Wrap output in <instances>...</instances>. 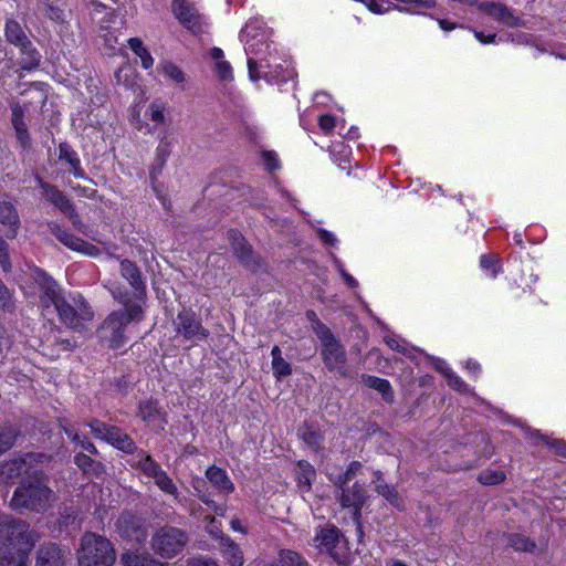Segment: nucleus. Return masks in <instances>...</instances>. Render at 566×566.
Here are the masks:
<instances>
[{
  "label": "nucleus",
  "instance_id": "nucleus-1",
  "mask_svg": "<svg viewBox=\"0 0 566 566\" xmlns=\"http://www.w3.org/2000/svg\"><path fill=\"white\" fill-rule=\"evenodd\" d=\"M38 535L23 522L0 515V566H27Z\"/></svg>",
  "mask_w": 566,
  "mask_h": 566
},
{
  "label": "nucleus",
  "instance_id": "nucleus-2",
  "mask_svg": "<svg viewBox=\"0 0 566 566\" xmlns=\"http://www.w3.org/2000/svg\"><path fill=\"white\" fill-rule=\"evenodd\" d=\"M38 274L42 289L40 296L41 304L46 307L53 304L60 318L69 327L76 331L86 329L87 324L93 321L94 313L82 295H73L71 297L72 302H69L59 295L57 286L51 277L42 272Z\"/></svg>",
  "mask_w": 566,
  "mask_h": 566
},
{
  "label": "nucleus",
  "instance_id": "nucleus-3",
  "mask_svg": "<svg viewBox=\"0 0 566 566\" xmlns=\"http://www.w3.org/2000/svg\"><path fill=\"white\" fill-rule=\"evenodd\" d=\"M120 303L124 308L112 312L99 327L101 338L113 348H118L126 343V326L130 323H139L144 317L140 300L123 297Z\"/></svg>",
  "mask_w": 566,
  "mask_h": 566
},
{
  "label": "nucleus",
  "instance_id": "nucleus-4",
  "mask_svg": "<svg viewBox=\"0 0 566 566\" xmlns=\"http://www.w3.org/2000/svg\"><path fill=\"white\" fill-rule=\"evenodd\" d=\"M116 560L115 548L104 536L85 533L77 552L78 566H113Z\"/></svg>",
  "mask_w": 566,
  "mask_h": 566
},
{
  "label": "nucleus",
  "instance_id": "nucleus-5",
  "mask_svg": "<svg viewBox=\"0 0 566 566\" xmlns=\"http://www.w3.org/2000/svg\"><path fill=\"white\" fill-rule=\"evenodd\" d=\"M53 499L52 491L39 476H32L22 482L14 491L11 499L13 509H29L32 511H44Z\"/></svg>",
  "mask_w": 566,
  "mask_h": 566
},
{
  "label": "nucleus",
  "instance_id": "nucleus-6",
  "mask_svg": "<svg viewBox=\"0 0 566 566\" xmlns=\"http://www.w3.org/2000/svg\"><path fill=\"white\" fill-rule=\"evenodd\" d=\"M313 328L321 342V356L326 368L336 371L340 377H347V356L344 346L323 323L317 322Z\"/></svg>",
  "mask_w": 566,
  "mask_h": 566
},
{
  "label": "nucleus",
  "instance_id": "nucleus-7",
  "mask_svg": "<svg viewBox=\"0 0 566 566\" xmlns=\"http://www.w3.org/2000/svg\"><path fill=\"white\" fill-rule=\"evenodd\" d=\"M188 543L187 534L176 527L165 526L151 537V549L163 558L170 559L180 554Z\"/></svg>",
  "mask_w": 566,
  "mask_h": 566
},
{
  "label": "nucleus",
  "instance_id": "nucleus-8",
  "mask_svg": "<svg viewBox=\"0 0 566 566\" xmlns=\"http://www.w3.org/2000/svg\"><path fill=\"white\" fill-rule=\"evenodd\" d=\"M132 467L140 470L147 478L154 480L155 484L164 493L178 497V489L174 481L168 476L158 462H156L149 454L144 451H139L132 462Z\"/></svg>",
  "mask_w": 566,
  "mask_h": 566
},
{
  "label": "nucleus",
  "instance_id": "nucleus-9",
  "mask_svg": "<svg viewBox=\"0 0 566 566\" xmlns=\"http://www.w3.org/2000/svg\"><path fill=\"white\" fill-rule=\"evenodd\" d=\"M335 497L340 507L348 510L356 524H359L361 516V509L366 503L368 496L364 486L359 483H354L352 486H336Z\"/></svg>",
  "mask_w": 566,
  "mask_h": 566
},
{
  "label": "nucleus",
  "instance_id": "nucleus-10",
  "mask_svg": "<svg viewBox=\"0 0 566 566\" xmlns=\"http://www.w3.org/2000/svg\"><path fill=\"white\" fill-rule=\"evenodd\" d=\"M6 38L10 43L15 46H20L22 53L28 56L23 64V69L32 70L39 64V53L32 48L31 42L17 21H7Z\"/></svg>",
  "mask_w": 566,
  "mask_h": 566
},
{
  "label": "nucleus",
  "instance_id": "nucleus-11",
  "mask_svg": "<svg viewBox=\"0 0 566 566\" xmlns=\"http://www.w3.org/2000/svg\"><path fill=\"white\" fill-rule=\"evenodd\" d=\"M171 10L176 19L190 32L199 34L203 31V17L187 0H172Z\"/></svg>",
  "mask_w": 566,
  "mask_h": 566
},
{
  "label": "nucleus",
  "instance_id": "nucleus-12",
  "mask_svg": "<svg viewBox=\"0 0 566 566\" xmlns=\"http://www.w3.org/2000/svg\"><path fill=\"white\" fill-rule=\"evenodd\" d=\"M479 10L488 17L507 28L524 27V21L515 11L502 2L481 1Z\"/></svg>",
  "mask_w": 566,
  "mask_h": 566
},
{
  "label": "nucleus",
  "instance_id": "nucleus-13",
  "mask_svg": "<svg viewBox=\"0 0 566 566\" xmlns=\"http://www.w3.org/2000/svg\"><path fill=\"white\" fill-rule=\"evenodd\" d=\"M174 324L176 332L188 340H202L209 336V332L191 311L182 310L179 312Z\"/></svg>",
  "mask_w": 566,
  "mask_h": 566
},
{
  "label": "nucleus",
  "instance_id": "nucleus-14",
  "mask_svg": "<svg viewBox=\"0 0 566 566\" xmlns=\"http://www.w3.org/2000/svg\"><path fill=\"white\" fill-rule=\"evenodd\" d=\"M138 416L154 431L164 430L167 423L166 415L155 399L142 401L138 406Z\"/></svg>",
  "mask_w": 566,
  "mask_h": 566
},
{
  "label": "nucleus",
  "instance_id": "nucleus-15",
  "mask_svg": "<svg viewBox=\"0 0 566 566\" xmlns=\"http://www.w3.org/2000/svg\"><path fill=\"white\" fill-rule=\"evenodd\" d=\"M117 532L122 537L142 542L146 537L142 520L128 512L123 513L116 522Z\"/></svg>",
  "mask_w": 566,
  "mask_h": 566
},
{
  "label": "nucleus",
  "instance_id": "nucleus-16",
  "mask_svg": "<svg viewBox=\"0 0 566 566\" xmlns=\"http://www.w3.org/2000/svg\"><path fill=\"white\" fill-rule=\"evenodd\" d=\"M38 181L43 190V195L48 201L54 205L57 209H60L63 213H65L69 218L74 219L76 217V212L72 202L69 198L60 191L55 186H52L41 178H38Z\"/></svg>",
  "mask_w": 566,
  "mask_h": 566
},
{
  "label": "nucleus",
  "instance_id": "nucleus-17",
  "mask_svg": "<svg viewBox=\"0 0 566 566\" xmlns=\"http://www.w3.org/2000/svg\"><path fill=\"white\" fill-rule=\"evenodd\" d=\"M0 231L9 239L15 238L20 228V218L14 206L0 200Z\"/></svg>",
  "mask_w": 566,
  "mask_h": 566
},
{
  "label": "nucleus",
  "instance_id": "nucleus-18",
  "mask_svg": "<svg viewBox=\"0 0 566 566\" xmlns=\"http://www.w3.org/2000/svg\"><path fill=\"white\" fill-rule=\"evenodd\" d=\"M120 273L122 276L128 281L130 286L134 289L136 294L135 300H140V303L143 304L142 296L145 294L146 286L138 266L129 260H122Z\"/></svg>",
  "mask_w": 566,
  "mask_h": 566
},
{
  "label": "nucleus",
  "instance_id": "nucleus-19",
  "mask_svg": "<svg viewBox=\"0 0 566 566\" xmlns=\"http://www.w3.org/2000/svg\"><path fill=\"white\" fill-rule=\"evenodd\" d=\"M55 235L60 242L70 248L71 250L84 253L86 255L96 256L98 254V248L82 240L63 230H57Z\"/></svg>",
  "mask_w": 566,
  "mask_h": 566
},
{
  "label": "nucleus",
  "instance_id": "nucleus-20",
  "mask_svg": "<svg viewBox=\"0 0 566 566\" xmlns=\"http://www.w3.org/2000/svg\"><path fill=\"white\" fill-rule=\"evenodd\" d=\"M206 478L220 494H230L234 490V484L228 473L221 468L216 465L209 467L206 470Z\"/></svg>",
  "mask_w": 566,
  "mask_h": 566
},
{
  "label": "nucleus",
  "instance_id": "nucleus-21",
  "mask_svg": "<svg viewBox=\"0 0 566 566\" xmlns=\"http://www.w3.org/2000/svg\"><path fill=\"white\" fill-rule=\"evenodd\" d=\"M65 556L59 546L50 544L39 549L35 566H64Z\"/></svg>",
  "mask_w": 566,
  "mask_h": 566
},
{
  "label": "nucleus",
  "instance_id": "nucleus-22",
  "mask_svg": "<svg viewBox=\"0 0 566 566\" xmlns=\"http://www.w3.org/2000/svg\"><path fill=\"white\" fill-rule=\"evenodd\" d=\"M219 551L231 566H242L244 564L243 552L229 536L221 537Z\"/></svg>",
  "mask_w": 566,
  "mask_h": 566
},
{
  "label": "nucleus",
  "instance_id": "nucleus-23",
  "mask_svg": "<svg viewBox=\"0 0 566 566\" xmlns=\"http://www.w3.org/2000/svg\"><path fill=\"white\" fill-rule=\"evenodd\" d=\"M23 109L20 105L12 106V125L17 134V138L23 148L30 146V135L23 120Z\"/></svg>",
  "mask_w": 566,
  "mask_h": 566
},
{
  "label": "nucleus",
  "instance_id": "nucleus-24",
  "mask_svg": "<svg viewBox=\"0 0 566 566\" xmlns=\"http://www.w3.org/2000/svg\"><path fill=\"white\" fill-rule=\"evenodd\" d=\"M507 544L516 552H525V553H537L543 554L545 552V547H537L536 543L530 537L523 534H510L507 536Z\"/></svg>",
  "mask_w": 566,
  "mask_h": 566
},
{
  "label": "nucleus",
  "instance_id": "nucleus-25",
  "mask_svg": "<svg viewBox=\"0 0 566 566\" xmlns=\"http://www.w3.org/2000/svg\"><path fill=\"white\" fill-rule=\"evenodd\" d=\"M375 491L385 497L391 505L395 507L402 510L403 509V500L399 495L398 491L395 486L387 484L380 476L377 474V479L375 480Z\"/></svg>",
  "mask_w": 566,
  "mask_h": 566
},
{
  "label": "nucleus",
  "instance_id": "nucleus-26",
  "mask_svg": "<svg viewBox=\"0 0 566 566\" xmlns=\"http://www.w3.org/2000/svg\"><path fill=\"white\" fill-rule=\"evenodd\" d=\"M106 442L127 453L133 452L136 449L132 438L116 427H112L109 429Z\"/></svg>",
  "mask_w": 566,
  "mask_h": 566
},
{
  "label": "nucleus",
  "instance_id": "nucleus-27",
  "mask_svg": "<svg viewBox=\"0 0 566 566\" xmlns=\"http://www.w3.org/2000/svg\"><path fill=\"white\" fill-rule=\"evenodd\" d=\"M32 453L27 454L24 458L15 459L7 462L0 467V474L8 479H14L27 472V464L33 460Z\"/></svg>",
  "mask_w": 566,
  "mask_h": 566
},
{
  "label": "nucleus",
  "instance_id": "nucleus-28",
  "mask_svg": "<svg viewBox=\"0 0 566 566\" xmlns=\"http://www.w3.org/2000/svg\"><path fill=\"white\" fill-rule=\"evenodd\" d=\"M120 560L124 566H167L166 563L155 559L149 554H136L132 552L124 553Z\"/></svg>",
  "mask_w": 566,
  "mask_h": 566
},
{
  "label": "nucleus",
  "instance_id": "nucleus-29",
  "mask_svg": "<svg viewBox=\"0 0 566 566\" xmlns=\"http://www.w3.org/2000/svg\"><path fill=\"white\" fill-rule=\"evenodd\" d=\"M315 475H316L315 470L311 463H308L307 461H304V460H301L297 462L296 476H297L298 486L302 490H304V491L311 490V486L315 479Z\"/></svg>",
  "mask_w": 566,
  "mask_h": 566
},
{
  "label": "nucleus",
  "instance_id": "nucleus-30",
  "mask_svg": "<svg viewBox=\"0 0 566 566\" xmlns=\"http://www.w3.org/2000/svg\"><path fill=\"white\" fill-rule=\"evenodd\" d=\"M158 70L176 85H182L187 81L186 73L174 62L164 61L159 64Z\"/></svg>",
  "mask_w": 566,
  "mask_h": 566
},
{
  "label": "nucleus",
  "instance_id": "nucleus-31",
  "mask_svg": "<svg viewBox=\"0 0 566 566\" xmlns=\"http://www.w3.org/2000/svg\"><path fill=\"white\" fill-rule=\"evenodd\" d=\"M315 542L317 546H322L326 548L331 554H333L334 548L340 542L339 533L336 528H323L316 536Z\"/></svg>",
  "mask_w": 566,
  "mask_h": 566
},
{
  "label": "nucleus",
  "instance_id": "nucleus-32",
  "mask_svg": "<svg viewBox=\"0 0 566 566\" xmlns=\"http://www.w3.org/2000/svg\"><path fill=\"white\" fill-rule=\"evenodd\" d=\"M128 45L132 51L140 59L142 66L145 70H149L154 65V59L150 52L144 46L143 41L139 38H130Z\"/></svg>",
  "mask_w": 566,
  "mask_h": 566
},
{
  "label": "nucleus",
  "instance_id": "nucleus-33",
  "mask_svg": "<svg viewBox=\"0 0 566 566\" xmlns=\"http://www.w3.org/2000/svg\"><path fill=\"white\" fill-rule=\"evenodd\" d=\"M361 463L359 461H352L344 473L334 474L327 471L328 479L335 486L346 485L360 470Z\"/></svg>",
  "mask_w": 566,
  "mask_h": 566
},
{
  "label": "nucleus",
  "instance_id": "nucleus-34",
  "mask_svg": "<svg viewBox=\"0 0 566 566\" xmlns=\"http://www.w3.org/2000/svg\"><path fill=\"white\" fill-rule=\"evenodd\" d=\"M361 379L367 387L380 392L386 400L392 398V390L388 380L369 375H363Z\"/></svg>",
  "mask_w": 566,
  "mask_h": 566
},
{
  "label": "nucleus",
  "instance_id": "nucleus-35",
  "mask_svg": "<svg viewBox=\"0 0 566 566\" xmlns=\"http://www.w3.org/2000/svg\"><path fill=\"white\" fill-rule=\"evenodd\" d=\"M232 247L235 255L245 264L250 265L252 252L250 245L238 233H231Z\"/></svg>",
  "mask_w": 566,
  "mask_h": 566
},
{
  "label": "nucleus",
  "instance_id": "nucleus-36",
  "mask_svg": "<svg viewBox=\"0 0 566 566\" xmlns=\"http://www.w3.org/2000/svg\"><path fill=\"white\" fill-rule=\"evenodd\" d=\"M274 566H310L308 563L294 551H281Z\"/></svg>",
  "mask_w": 566,
  "mask_h": 566
},
{
  "label": "nucleus",
  "instance_id": "nucleus-37",
  "mask_svg": "<svg viewBox=\"0 0 566 566\" xmlns=\"http://www.w3.org/2000/svg\"><path fill=\"white\" fill-rule=\"evenodd\" d=\"M14 310V291L0 279V311L12 313Z\"/></svg>",
  "mask_w": 566,
  "mask_h": 566
},
{
  "label": "nucleus",
  "instance_id": "nucleus-38",
  "mask_svg": "<svg viewBox=\"0 0 566 566\" xmlns=\"http://www.w3.org/2000/svg\"><path fill=\"white\" fill-rule=\"evenodd\" d=\"M505 474L501 470L486 469L482 471L478 478L479 482L483 485H495L503 482Z\"/></svg>",
  "mask_w": 566,
  "mask_h": 566
},
{
  "label": "nucleus",
  "instance_id": "nucleus-39",
  "mask_svg": "<svg viewBox=\"0 0 566 566\" xmlns=\"http://www.w3.org/2000/svg\"><path fill=\"white\" fill-rule=\"evenodd\" d=\"M74 462L84 472L94 471V472L98 473L102 470L101 463H95L88 455H86L84 453H77L74 457Z\"/></svg>",
  "mask_w": 566,
  "mask_h": 566
},
{
  "label": "nucleus",
  "instance_id": "nucleus-40",
  "mask_svg": "<svg viewBox=\"0 0 566 566\" xmlns=\"http://www.w3.org/2000/svg\"><path fill=\"white\" fill-rule=\"evenodd\" d=\"M440 371L447 378L448 385L458 391L465 392L468 390L467 384L454 374L449 367L440 368Z\"/></svg>",
  "mask_w": 566,
  "mask_h": 566
},
{
  "label": "nucleus",
  "instance_id": "nucleus-41",
  "mask_svg": "<svg viewBox=\"0 0 566 566\" xmlns=\"http://www.w3.org/2000/svg\"><path fill=\"white\" fill-rule=\"evenodd\" d=\"M136 77V73L128 67L119 69L115 74L116 82L126 87L133 86L135 84Z\"/></svg>",
  "mask_w": 566,
  "mask_h": 566
},
{
  "label": "nucleus",
  "instance_id": "nucleus-42",
  "mask_svg": "<svg viewBox=\"0 0 566 566\" xmlns=\"http://www.w3.org/2000/svg\"><path fill=\"white\" fill-rule=\"evenodd\" d=\"M15 437L17 431L13 427H0V442L3 451L8 450L13 444Z\"/></svg>",
  "mask_w": 566,
  "mask_h": 566
},
{
  "label": "nucleus",
  "instance_id": "nucleus-43",
  "mask_svg": "<svg viewBox=\"0 0 566 566\" xmlns=\"http://www.w3.org/2000/svg\"><path fill=\"white\" fill-rule=\"evenodd\" d=\"M59 157L70 164V166H76L80 163L76 153L65 143L59 146Z\"/></svg>",
  "mask_w": 566,
  "mask_h": 566
},
{
  "label": "nucleus",
  "instance_id": "nucleus-44",
  "mask_svg": "<svg viewBox=\"0 0 566 566\" xmlns=\"http://www.w3.org/2000/svg\"><path fill=\"white\" fill-rule=\"evenodd\" d=\"M192 488L196 491L198 497L206 504H211L213 501L210 499L208 491L206 490V482L201 478H195L192 480Z\"/></svg>",
  "mask_w": 566,
  "mask_h": 566
},
{
  "label": "nucleus",
  "instance_id": "nucleus-45",
  "mask_svg": "<svg viewBox=\"0 0 566 566\" xmlns=\"http://www.w3.org/2000/svg\"><path fill=\"white\" fill-rule=\"evenodd\" d=\"M272 369L276 378L286 377L292 373L290 363H287L284 358L272 361Z\"/></svg>",
  "mask_w": 566,
  "mask_h": 566
},
{
  "label": "nucleus",
  "instance_id": "nucleus-46",
  "mask_svg": "<svg viewBox=\"0 0 566 566\" xmlns=\"http://www.w3.org/2000/svg\"><path fill=\"white\" fill-rule=\"evenodd\" d=\"M90 427H91V431L92 433L98 438V439H102V440H105L107 439V436H108V432H109V429L112 428L111 426H107L98 420H94L90 423Z\"/></svg>",
  "mask_w": 566,
  "mask_h": 566
},
{
  "label": "nucleus",
  "instance_id": "nucleus-47",
  "mask_svg": "<svg viewBox=\"0 0 566 566\" xmlns=\"http://www.w3.org/2000/svg\"><path fill=\"white\" fill-rule=\"evenodd\" d=\"M216 72L220 80L230 81L233 78L232 67L227 61H219L216 63Z\"/></svg>",
  "mask_w": 566,
  "mask_h": 566
},
{
  "label": "nucleus",
  "instance_id": "nucleus-48",
  "mask_svg": "<svg viewBox=\"0 0 566 566\" xmlns=\"http://www.w3.org/2000/svg\"><path fill=\"white\" fill-rule=\"evenodd\" d=\"M149 116L153 122L163 124L165 122V107L161 104L153 103L149 105Z\"/></svg>",
  "mask_w": 566,
  "mask_h": 566
},
{
  "label": "nucleus",
  "instance_id": "nucleus-49",
  "mask_svg": "<svg viewBox=\"0 0 566 566\" xmlns=\"http://www.w3.org/2000/svg\"><path fill=\"white\" fill-rule=\"evenodd\" d=\"M0 265L6 273L10 272L11 263H10L9 255H8V244L1 237H0Z\"/></svg>",
  "mask_w": 566,
  "mask_h": 566
},
{
  "label": "nucleus",
  "instance_id": "nucleus-50",
  "mask_svg": "<svg viewBox=\"0 0 566 566\" xmlns=\"http://www.w3.org/2000/svg\"><path fill=\"white\" fill-rule=\"evenodd\" d=\"M318 126L325 134H329L335 127V118L328 114L322 115L318 118Z\"/></svg>",
  "mask_w": 566,
  "mask_h": 566
},
{
  "label": "nucleus",
  "instance_id": "nucleus-51",
  "mask_svg": "<svg viewBox=\"0 0 566 566\" xmlns=\"http://www.w3.org/2000/svg\"><path fill=\"white\" fill-rule=\"evenodd\" d=\"M157 159L160 161V165H164L170 154V143L168 140H161L157 147Z\"/></svg>",
  "mask_w": 566,
  "mask_h": 566
},
{
  "label": "nucleus",
  "instance_id": "nucleus-52",
  "mask_svg": "<svg viewBox=\"0 0 566 566\" xmlns=\"http://www.w3.org/2000/svg\"><path fill=\"white\" fill-rule=\"evenodd\" d=\"M66 434H67V436H69V437L74 441V442H76V443L81 444V447H82L83 449H85L86 451H88L90 453H93V454L97 453V449H96V447H95L92 442H90V441H87V440H81V438H80V436H78L77 433H74V434H73V433H72V431L66 430Z\"/></svg>",
  "mask_w": 566,
  "mask_h": 566
},
{
  "label": "nucleus",
  "instance_id": "nucleus-53",
  "mask_svg": "<svg viewBox=\"0 0 566 566\" xmlns=\"http://www.w3.org/2000/svg\"><path fill=\"white\" fill-rule=\"evenodd\" d=\"M481 266L485 270L491 269V276L494 277L497 273L496 260L492 255H482L480 259Z\"/></svg>",
  "mask_w": 566,
  "mask_h": 566
},
{
  "label": "nucleus",
  "instance_id": "nucleus-54",
  "mask_svg": "<svg viewBox=\"0 0 566 566\" xmlns=\"http://www.w3.org/2000/svg\"><path fill=\"white\" fill-rule=\"evenodd\" d=\"M366 8L376 14H382L387 11H389L390 7L384 8V6L378 0H364L363 2Z\"/></svg>",
  "mask_w": 566,
  "mask_h": 566
},
{
  "label": "nucleus",
  "instance_id": "nucleus-55",
  "mask_svg": "<svg viewBox=\"0 0 566 566\" xmlns=\"http://www.w3.org/2000/svg\"><path fill=\"white\" fill-rule=\"evenodd\" d=\"M208 524L206 526V530L207 532L214 536V537H219L221 539L222 536V531L220 528V524L216 521L214 517H208Z\"/></svg>",
  "mask_w": 566,
  "mask_h": 566
},
{
  "label": "nucleus",
  "instance_id": "nucleus-56",
  "mask_svg": "<svg viewBox=\"0 0 566 566\" xmlns=\"http://www.w3.org/2000/svg\"><path fill=\"white\" fill-rule=\"evenodd\" d=\"M385 343L392 349L399 353H405L407 350L406 344L395 337L387 336L385 337Z\"/></svg>",
  "mask_w": 566,
  "mask_h": 566
},
{
  "label": "nucleus",
  "instance_id": "nucleus-57",
  "mask_svg": "<svg viewBox=\"0 0 566 566\" xmlns=\"http://www.w3.org/2000/svg\"><path fill=\"white\" fill-rule=\"evenodd\" d=\"M188 566H218V564L211 558L200 557L189 560Z\"/></svg>",
  "mask_w": 566,
  "mask_h": 566
},
{
  "label": "nucleus",
  "instance_id": "nucleus-58",
  "mask_svg": "<svg viewBox=\"0 0 566 566\" xmlns=\"http://www.w3.org/2000/svg\"><path fill=\"white\" fill-rule=\"evenodd\" d=\"M474 36L475 39L482 43V44H490V43H494L495 42V38H496V34H489V35H485L483 32L481 31H474Z\"/></svg>",
  "mask_w": 566,
  "mask_h": 566
},
{
  "label": "nucleus",
  "instance_id": "nucleus-59",
  "mask_svg": "<svg viewBox=\"0 0 566 566\" xmlns=\"http://www.w3.org/2000/svg\"><path fill=\"white\" fill-rule=\"evenodd\" d=\"M46 15L54 21L63 20V11L60 8L49 6L46 9Z\"/></svg>",
  "mask_w": 566,
  "mask_h": 566
},
{
  "label": "nucleus",
  "instance_id": "nucleus-60",
  "mask_svg": "<svg viewBox=\"0 0 566 566\" xmlns=\"http://www.w3.org/2000/svg\"><path fill=\"white\" fill-rule=\"evenodd\" d=\"M318 237L323 241V243L327 245H334L336 242L335 235L326 230H319Z\"/></svg>",
  "mask_w": 566,
  "mask_h": 566
},
{
  "label": "nucleus",
  "instance_id": "nucleus-61",
  "mask_svg": "<svg viewBox=\"0 0 566 566\" xmlns=\"http://www.w3.org/2000/svg\"><path fill=\"white\" fill-rule=\"evenodd\" d=\"M248 67L251 80L256 81L259 78V75L256 74V62L252 59H249Z\"/></svg>",
  "mask_w": 566,
  "mask_h": 566
},
{
  "label": "nucleus",
  "instance_id": "nucleus-62",
  "mask_svg": "<svg viewBox=\"0 0 566 566\" xmlns=\"http://www.w3.org/2000/svg\"><path fill=\"white\" fill-rule=\"evenodd\" d=\"M264 159H265L266 166L270 169H273L277 166L275 154L264 153Z\"/></svg>",
  "mask_w": 566,
  "mask_h": 566
},
{
  "label": "nucleus",
  "instance_id": "nucleus-63",
  "mask_svg": "<svg viewBox=\"0 0 566 566\" xmlns=\"http://www.w3.org/2000/svg\"><path fill=\"white\" fill-rule=\"evenodd\" d=\"M438 23L443 31H452L457 28L455 23L446 19H438Z\"/></svg>",
  "mask_w": 566,
  "mask_h": 566
},
{
  "label": "nucleus",
  "instance_id": "nucleus-64",
  "mask_svg": "<svg viewBox=\"0 0 566 566\" xmlns=\"http://www.w3.org/2000/svg\"><path fill=\"white\" fill-rule=\"evenodd\" d=\"M210 56H211V59H213L217 62L222 61V59H223V51L221 49H219V48H213L210 51Z\"/></svg>",
  "mask_w": 566,
  "mask_h": 566
}]
</instances>
